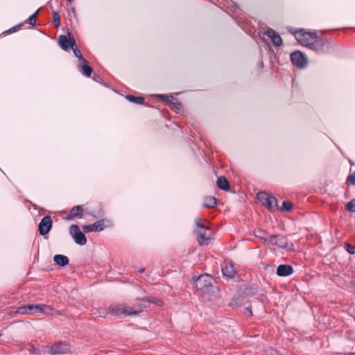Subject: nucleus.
<instances>
[{
    "label": "nucleus",
    "mask_w": 355,
    "mask_h": 355,
    "mask_svg": "<svg viewBox=\"0 0 355 355\" xmlns=\"http://www.w3.org/2000/svg\"><path fill=\"white\" fill-rule=\"evenodd\" d=\"M141 311V309L140 306L135 309L131 306L119 305L114 308H112V313L119 315L123 314L127 316H133L137 315Z\"/></svg>",
    "instance_id": "4"
},
{
    "label": "nucleus",
    "mask_w": 355,
    "mask_h": 355,
    "mask_svg": "<svg viewBox=\"0 0 355 355\" xmlns=\"http://www.w3.org/2000/svg\"><path fill=\"white\" fill-rule=\"evenodd\" d=\"M254 234L256 237L264 240L266 243H268L269 236L268 232L263 230L258 229L254 231Z\"/></svg>",
    "instance_id": "22"
},
{
    "label": "nucleus",
    "mask_w": 355,
    "mask_h": 355,
    "mask_svg": "<svg viewBox=\"0 0 355 355\" xmlns=\"http://www.w3.org/2000/svg\"><path fill=\"white\" fill-rule=\"evenodd\" d=\"M55 263L60 266H65L69 263V259L67 256L62 254H56L53 257Z\"/></svg>",
    "instance_id": "20"
},
{
    "label": "nucleus",
    "mask_w": 355,
    "mask_h": 355,
    "mask_svg": "<svg viewBox=\"0 0 355 355\" xmlns=\"http://www.w3.org/2000/svg\"><path fill=\"white\" fill-rule=\"evenodd\" d=\"M17 313H20V314H26V313H27V311H26V306H24L19 307L17 309Z\"/></svg>",
    "instance_id": "34"
},
{
    "label": "nucleus",
    "mask_w": 355,
    "mask_h": 355,
    "mask_svg": "<svg viewBox=\"0 0 355 355\" xmlns=\"http://www.w3.org/2000/svg\"><path fill=\"white\" fill-rule=\"evenodd\" d=\"M266 35L270 38L273 44L279 46L282 44V40L279 34H277L273 29L268 28L266 31Z\"/></svg>",
    "instance_id": "16"
},
{
    "label": "nucleus",
    "mask_w": 355,
    "mask_h": 355,
    "mask_svg": "<svg viewBox=\"0 0 355 355\" xmlns=\"http://www.w3.org/2000/svg\"><path fill=\"white\" fill-rule=\"evenodd\" d=\"M126 98L132 103H137V104H142L144 101V98L142 97H135L132 95H128L126 96Z\"/></svg>",
    "instance_id": "25"
},
{
    "label": "nucleus",
    "mask_w": 355,
    "mask_h": 355,
    "mask_svg": "<svg viewBox=\"0 0 355 355\" xmlns=\"http://www.w3.org/2000/svg\"><path fill=\"white\" fill-rule=\"evenodd\" d=\"M347 181L352 184H355V172L348 177Z\"/></svg>",
    "instance_id": "33"
},
{
    "label": "nucleus",
    "mask_w": 355,
    "mask_h": 355,
    "mask_svg": "<svg viewBox=\"0 0 355 355\" xmlns=\"http://www.w3.org/2000/svg\"><path fill=\"white\" fill-rule=\"evenodd\" d=\"M69 233L74 241L80 245H84L87 243V239L85 234L80 231L76 225H71L69 227Z\"/></svg>",
    "instance_id": "5"
},
{
    "label": "nucleus",
    "mask_w": 355,
    "mask_h": 355,
    "mask_svg": "<svg viewBox=\"0 0 355 355\" xmlns=\"http://www.w3.org/2000/svg\"><path fill=\"white\" fill-rule=\"evenodd\" d=\"M67 1H69V2H71V1H73V0H67Z\"/></svg>",
    "instance_id": "39"
},
{
    "label": "nucleus",
    "mask_w": 355,
    "mask_h": 355,
    "mask_svg": "<svg viewBox=\"0 0 355 355\" xmlns=\"http://www.w3.org/2000/svg\"><path fill=\"white\" fill-rule=\"evenodd\" d=\"M217 186L222 190L228 191L230 189V184L227 178L224 176L218 178Z\"/></svg>",
    "instance_id": "21"
},
{
    "label": "nucleus",
    "mask_w": 355,
    "mask_h": 355,
    "mask_svg": "<svg viewBox=\"0 0 355 355\" xmlns=\"http://www.w3.org/2000/svg\"><path fill=\"white\" fill-rule=\"evenodd\" d=\"M315 35V33H311L309 32H305L303 30L295 31L294 33L295 39L297 40V42L305 46H307L311 41L313 40Z\"/></svg>",
    "instance_id": "7"
},
{
    "label": "nucleus",
    "mask_w": 355,
    "mask_h": 355,
    "mask_svg": "<svg viewBox=\"0 0 355 355\" xmlns=\"http://www.w3.org/2000/svg\"><path fill=\"white\" fill-rule=\"evenodd\" d=\"M80 68L81 69V72L86 76L87 77H90L92 69L90 67L88 64L87 61L85 60V62H82V64L80 65Z\"/></svg>",
    "instance_id": "23"
},
{
    "label": "nucleus",
    "mask_w": 355,
    "mask_h": 355,
    "mask_svg": "<svg viewBox=\"0 0 355 355\" xmlns=\"http://www.w3.org/2000/svg\"><path fill=\"white\" fill-rule=\"evenodd\" d=\"M222 272L224 276L232 277L236 274V270L232 263H225L222 268Z\"/></svg>",
    "instance_id": "18"
},
{
    "label": "nucleus",
    "mask_w": 355,
    "mask_h": 355,
    "mask_svg": "<svg viewBox=\"0 0 355 355\" xmlns=\"http://www.w3.org/2000/svg\"><path fill=\"white\" fill-rule=\"evenodd\" d=\"M292 207H293V205L291 202L284 201L282 203V205L280 207L279 209L281 211H289L291 210Z\"/></svg>",
    "instance_id": "26"
},
{
    "label": "nucleus",
    "mask_w": 355,
    "mask_h": 355,
    "mask_svg": "<svg viewBox=\"0 0 355 355\" xmlns=\"http://www.w3.org/2000/svg\"><path fill=\"white\" fill-rule=\"evenodd\" d=\"M52 226V220L50 216L44 217L39 224V232L41 235H45L50 231Z\"/></svg>",
    "instance_id": "11"
},
{
    "label": "nucleus",
    "mask_w": 355,
    "mask_h": 355,
    "mask_svg": "<svg viewBox=\"0 0 355 355\" xmlns=\"http://www.w3.org/2000/svg\"><path fill=\"white\" fill-rule=\"evenodd\" d=\"M257 196L261 203L269 210L274 211L277 209V200L275 197L268 195L266 192H259Z\"/></svg>",
    "instance_id": "2"
},
{
    "label": "nucleus",
    "mask_w": 355,
    "mask_h": 355,
    "mask_svg": "<svg viewBox=\"0 0 355 355\" xmlns=\"http://www.w3.org/2000/svg\"><path fill=\"white\" fill-rule=\"evenodd\" d=\"M144 271V268H142L139 270V272H141V273L143 272Z\"/></svg>",
    "instance_id": "38"
},
{
    "label": "nucleus",
    "mask_w": 355,
    "mask_h": 355,
    "mask_svg": "<svg viewBox=\"0 0 355 355\" xmlns=\"http://www.w3.org/2000/svg\"><path fill=\"white\" fill-rule=\"evenodd\" d=\"M245 314L247 315H248V316H251L252 314L251 309H249V308H246V309H245Z\"/></svg>",
    "instance_id": "36"
},
{
    "label": "nucleus",
    "mask_w": 355,
    "mask_h": 355,
    "mask_svg": "<svg viewBox=\"0 0 355 355\" xmlns=\"http://www.w3.org/2000/svg\"><path fill=\"white\" fill-rule=\"evenodd\" d=\"M213 282L214 279L211 276L207 274L201 275L195 281V287L197 290L203 292L209 287L214 286Z\"/></svg>",
    "instance_id": "3"
},
{
    "label": "nucleus",
    "mask_w": 355,
    "mask_h": 355,
    "mask_svg": "<svg viewBox=\"0 0 355 355\" xmlns=\"http://www.w3.org/2000/svg\"><path fill=\"white\" fill-rule=\"evenodd\" d=\"M291 60L292 63L298 68H304L307 64L306 57L299 51H296L291 53Z\"/></svg>",
    "instance_id": "8"
},
{
    "label": "nucleus",
    "mask_w": 355,
    "mask_h": 355,
    "mask_svg": "<svg viewBox=\"0 0 355 355\" xmlns=\"http://www.w3.org/2000/svg\"><path fill=\"white\" fill-rule=\"evenodd\" d=\"M105 228V224L103 220H98L92 225H85L83 226V230L85 233H88L92 231L101 232Z\"/></svg>",
    "instance_id": "14"
},
{
    "label": "nucleus",
    "mask_w": 355,
    "mask_h": 355,
    "mask_svg": "<svg viewBox=\"0 0 355 355\" xmlns=\"http://www.w3.org/2000/svg\"><path fill=\"white\" fill-rule=\"evenodd\" d=\"M144 300L155 303V304H157L158 306H162L163 304V302L161 300H157V299H154V298L151 299L150 297H147V298H144Z\"/></svg>",
    "instance_id": "30"
},
{
    "label": "nucleus",
    "mask_w": 355,
    "mask_h": 355,
    "mask_svg": "<svg viewBox=\"0 0 355 355\" xmlns=\"http://www.w3.org/2000/svg\"><path fill=\"white\" fill-rule=\"evenodd\" d=\"M347 209L349 211L355 212V199L352 200L347 204Z\"/></svg>",
    "instance_id": "28"
},
{
    "label": "nucleus",
    "mask_w": 355,
    "mask_h": 355,
    "mask_svg": "<svg viewBox=\"0 0 355 355\" xmlns=\"http://www.w3.org/2000/svg\"><path fill=\"white\" fill-rule=\"evenodd\" d=\"M36 19H37V12H35L33 15H32L29 18H28V23L32 25V26H34L36 23Z\"/></svg>",
    "instance_id": "31"
},
{
    "label": "nucleus",
    "mask_w": 355,
    "mask_h": 355,
    "mask_svg": "<svg viewBox=\"0 0 355 355\" xmlns=\"http://www.w3.org/2000/svg\"><path fill=\"white\" fill-rule=\"evenodd\" d=\"M346 250L351 254H355V246L354 245L346 244Z\"/></svg>",
    "instance_id": "32"
},
{
    "label": "nucleus",
    "mask_w": 355,
    "mask_h": 355,
    "mask_svg": "<svg viewBox=\"0 0 355 355\" xmlns=\"http://www.w3.org/2000/svg\"><path fill=\"white\" fill-rule=\"evenodd\" d=\"M70 351V347L67 343L60 342L56 343L54 345H53L49 350L48 351V353L50 354H63V353H67Z\"/></svg>",
    "instance_id": "9"
},
{
    "label": "nucleus",
    "mask_w": 355,
    "mask_h": 355,
    "mask_svg": "<svg viewBox=\"0 0 355 355\" xmlns=\"http://www.w3.org/2000/svg\"><path fill=\"white\" fill-rule=\"evenodd\" d=\"M181 107V104L179 103H175V107L177 109H179Z\"/></svg>",
    "instance_id": "37"
},
{
    "label": "nucleus",
    "mask_w": 355,
    "mask_h": 355,
    "mask_svg": "<svg viewBox=\"0 0 355 355\" xmlns=\"http://www.w3.org/2000/svg\"><path fill=\"white\" fill-rule=\"evenodd\" d=\"M53 22L55 27H59L60 26V16L57 12H54L53 13Z\"/></svg>",
    "instance_id": "27"
},
{
    "label": "nucleus",
    "mask_w": 355,
    "mask_h": 355,
    "mask_svg": "<svg viewBox=\"0 0 355 355\" xmlns=\"http://www.w3.org/2000/svg\"><path fill=\"white\" fill-rule=\"evenodd\" d=\"M216 205V199L214 197H207L205 198V202L203 204L204 207L209 208L214 207Z\"/></svg>",
    "instance_id": "24"
},
{
    "label": "nucleus",
    "mask_w": 355,
    "mask_h": 355,
    "mask_svg": "<svg viewBox=\"0 0 355 355\" xmlns=\"http://www.w3.org/2000/svg\"><path fill=\"white\" fill-rule=\"evenodd\" d=\"M72 49L76 57H77L81 62H85V59L82 56L80 51L78 49L73 47Z\"/></svg>",
    "instance_id": "29"
},
{
    "label": "nucleus",
    "mask_w": 355,
    "mask_h": 355,
    "mask_svg": "<svg viewBox=\"0 0 355 355\" xmlns=\"http://www.w3.org/2000/svg\"><path fill=\"white\" fill-rule=\"evenodd\" d=\"M268 244L275 245L279 248H289V242L286 236L283 235H270Z\"/></svg>",
    "instance_id": "6"
},
{
    "label": "nucleus",
    "mask_w": 355,
    "mask_h": 355,
    "mask_svg": "<svg viewBox=\"0 0 355 355\" xmlns=\"http://www.w3.org/2000/svg\"><path fill=\"white\" fill-rule=\"evenodd\" d=\"M203 297L209 301H215L219 297V291L216 286H211L202 293Z\"/></svg>",
    "instance_id": "12"
},
{
    "label": "nucleus",
    "mask_w": 355,
    "mask_h": 355,
    "mask_svg": "<svg viewBox=\"0 0 355 355\" xmlns=\"http://www.w3.org/2000/svg\"><path fill=\"white\" fill-rule=\"evenodd\" d=\"M83 215V209L81 206H74L69 211V214L67 216V219H72L73 218H81Z\"/></svg>",
    "instance_id": "19"
},
{
    "label": "nucleus",
    "mask_w": 355,
    "mask_h": 355,
    "mask_svg": "<svg viewBox=\"0 0 355 355\" xmlns=\"http://www.w3.org/2000/svg\"><path fill=\"white\" fill-rule=\"evenodd\" d=\"M25 306L27 311V313L29 311H33L34 313H43L45 314H49L52 311V309L50 306H46L44 304H28Z\"/></svg>",
    "instance_id": "10"
},
{
    "label": "nucleus",
    "mask_w": 355,
    "mask_h": 355,
    "mask_svg": "<svg viewBox=\"0 0 355 355\" xmlns=\"http://www.w3.org/2000/svg\"><path fill=\"white\" fill-rule=\"evenodd\" d=\"M157 96L159 98H162V99H164V100H167V101H169V96H166V95H164V94H158Z\"/></svg>",
    "instance_id": "35"
},
{
    "label": "nucleus",
    "mask_w": 355,
    "mask_h": 355,
    "mask_svg": "<svg viewBox=\"0 0 355 355\" xmlns=\"http://www.w3.org/2000/svg\"><path fill=\"white\" fill-rule=\"evenodd\" d=\"M307 47L316 52H322L324 48V42L322 40L318 39L315 34L313 37V40L311 41Z\"/></svg>",
    "instance_id": "15"
},
{
    "label": "nucleus",
    "mask_w": 355,
    "mask_h": 355,
    "mask_svg": "<svg viewBox=\"0 0 355 355\" xmlns=\"http://www.w3.org/2000/svg\"><path fill=\"white\" fill-rule=\"evenodd\" d=\"M196 234H197V240L200 245H207L209 243L211 239V232L207 227L200 223V219L198 218L196 221Z\"/></svg>",
    "instance_id": "1"
},
{
    "label": "nucleus",
    "mask_w": 355,
    "mask_h": 355,
    "mask_svg": "<svg viewBox=\"0 0 355 355\" xmlns=\"http://www.w3.org/2000/svg\"><path fill=\"white\" fill-rule=\"evenodd\" d=\"M58 41L60 46L66 51L70 48L73 49V47L76 45L75 40L73 37L68 38L65 35H60L59 37Z\"/></svg>",
    "instance_id": "13"
},
{
    "label": "nucleus",
    "mask_w": 355,
    "mask_h": 355,
    "mask_svg": "<svg viewBox=\"0 0 355 355\" xmlns=\"http://www.w3.org/2000/svg\"><path fill=\"white\" fill-rule=\"evenodd\" d=\"M276 273L278 276L287 277L293 273V268L290 265H279L277 268Z\"/></svg>",
    "instance_id": "17"
}]
</instances>
